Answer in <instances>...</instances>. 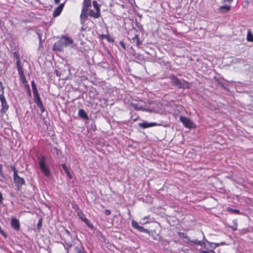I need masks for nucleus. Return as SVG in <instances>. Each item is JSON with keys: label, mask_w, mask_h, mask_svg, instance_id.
I'll list each match as a JSON object with an SVG mask.
<instances>
[{"label": "nucleus", "mask_w": 253, "mask_h": 253, "mask_svg": "<svg viewBox=\"0 0 253 253\" xmlns=\"http://www.w3.org/2000/svg\"><path fill=\"white\" fill-rule=\"evenodd\" d=\"M62 167L63 169L64 170L66 174L67 175L68 177L70 179H71L72 178V175H71V173L70 172L69 169L67 167L66 164H62Z\"/></svg>", "instance_id": "nucleus-20"}, {"label": "nucleus", "mask_w": 253, "mask_h": 253, "mask_svg": "<svg viewBox=\"0 0 253 253\" xmlns=\"http://www.w3.org/2000/svg\"><path fill=\"white\" fill-rule=\"evenodd\" d=\"M158 124L156 123H147V122H143L142 123L139 124V126L142 128H146L152 126H157Z\"/></svg>", "instance_id": "nucleus-13"}, {"label": "nucleus", "mask_w": 253, "mask_h": 253, "mask_svg": "<svg viewBox=\"0 0 253 253\" xmlns=\"http://www.w3.org/2000/svg\"><path fill=\"white\" fill-rule=\"evenodd\" d=\"M65 242L66 246V248H67V250H69V249L72 247V244L70 241H65Z\"/></svg>", "instance_id": "nucleus-30"}, {"label": "nucleus", "mask_w": 253, "mask_h": 253, "mask_svg": "<svg viewBox=\"0 0 253 253\" xmlns=\"http://www.w3.org/2000/svg\"><path fill=\"white\" fill-rule=\"evenodd\" d=\"M180 121L182 123L184 126L186 127L191 128L195 127V125L194 123L189 119L185 117L181 116L180 117Z\"/></svg>", "instance_id": "nucleus-6"}, {"label": "nucleus", "mask_w": 253, "mask_h": 253, "mask_svg": "<svg viewBox=\"0 0 253 253\" xmlns=\"http://www.w3.org/2000/svg\"><path fill=\"white\" fill-rule=\"evenodd\" d=\"M78 253H83V250H82V251H79V252Z\"/></svg>", "instance_id": "nucleus-49"}, {"label": "nucleus", "mask_w": 253, "mask_h": 253, "mask_svg": "<svg viewBox=\"0 0 253 253\" xmlns=\"http://www.w3.org/2000/svg\"><path fill=\"white\" fill-rule=\"evenodd\" d=\"M5 100V97L4 95H0V101H2Z\"/></svg>", "instance_id": "nucleus-38"}, {"label": "nucleus", "mask_w": 253, "mask_h": 253, "mask_svg": "<svg viewBox=\"0 0 253 253\" xmlns=\"http://www.w3.org/2000/svg\"><path fill=\"white\" fill-rule=\"evenodd\" d=\"M1 88V91H0V95H4V87L2 86V87H0Z\"/></svg>", "instance_id": "nucleus-40"}, {"label": "nucleus", "mask_w": 253, "mask_h": 253, "mask_svg": "<svg viewBox=\"0 0 253 253\" xmlns=\"http://www.w3.org/2000/svg\"><path fill=\"white\" fill-rule=\"evenodd\" d=\"M14 58L16 61L20 60L19 55L16 52L14 53Z\"/></svg>", "instance_id": "nucleus-34"}, {"label": "nucleus", "mask_w": 253, "mask_h": 253, "mask_svg": "<svg viewBox=\"0 0 253 253\" xmlns=\"http://www.w3.org/2000/svg\"><path fill=\"white\" fill-rule=\"evenodd\" d=\"M36 33H37V35L38 36V38L39 39L40 43H41L42 34V33H41V32L39 30H38L36 32Z\"/></svg>", "instance_id": "nucleus-32"}, {"label": "nucleus", "mask_w": 253, "mask_h": 253, "mask_svg": "<svg viewBox=\"0 0 253 253\" xmlns=\"http://www.w3.org/2000/svg\"><path fill=\"white\" fill-rule=\"evenodd\" d=\"M82 248H83L82 247H81V248H80L79 247H75V250L77 252V253H78L79 252V251L83 250Z\"/></svg>", "instance_id": "nucleus-37"}, {"label": "nucleus", "mask_w": 253, "mask_h": 253, "mask_svg": "<svg viewBox=\"0 0 253 253\" xmlns=\"http://www.w3.org/2000/svg\"><path fill=\"white\" fill-rule=\"evenodd\" d=\"M3 198L1 194L0 193V204H1L2 202Z\"/></svg>", "instance_id": "nucleus-41"}, {"label": "nucleus", "mask_w": 253, "mask_h": 253, "mask_svg": "<svg viewBox=\"0 0 253 253\" xmlns=\"http://www.w3.org/2000/svg\"><path fill=\"white\" fill-rule=\"evenodd\" d=\"M78 115L84 119H88V116L83 109H80L79 110Z\"/></svg>", "instance_id": "nucleus-19"}, {"label": "nucleus", "mask_w": 253, "mask_h": 253, "mask_svg": "<svg viewBox=\"0 0 253 253\" xmlns=\"http://www.w3.org/2000/svg\"><path fill=\"white\" fill-rule=\"evenodd\" d=\"M206 242L208 243L210 245L211 247L213 249H215L216 247H218L219 246V244L217 243H211L208 242L207 240H206Z\"/></svg>", "instance_id": "nucleus-29"}, {"label": "nucleus", "mask_w": 253, "mask_h": 253, "mask_svg": "<svg viewBox=\"0 0 253 253\" xmlns=\"http://www.w3.org/2000/svg\"><path fill=\"white\" fill-rule=\"evenodd\" d=\"M1 103L2 107L1 112L2 113H5L8 110L9 107L8 104H7L6 99L1 101Z\"/></svg>", "instance_id": "nucleus-18"}, {"label": "nucleus", "mask_w": 253, "mask_h": 253, "mask_svg": "<svg viewBox=\"0 0 253 253\" xmlns=\"http://www.w3.org/2000/svg\"><path fill=\"white\" fill-rule=\"evenodd\" d=\"M60 0H54L55 3L58 4L59 3Z\"/></svg>", "instance_id": "nucleus-45"}, {"label": "nucleus", "mask_w": 253, "mask_h": 253, "mask_svg": "<svg viewBox=\"0 0 253 253\" xmlns=\"http://www.w3.org/2000/svg\"><path fill=\"white\" fill-rule=\"evenodd\" d=\"M63 232V235L65 237L70 239L72 238L71 234L68 230L64 229Z\"/></svg>", "instance_id": "nucleus-24"}, {"label": "nucleus", "mask_w": 253, "mask_h": 253, "mask_svg": "<svg viewBox=\"0 0 253 253\" xmlns=\"http://www.w3.org/2000/svg\"><path fill=\"white\" fill-rule=\"evenodd\" d=\"M131 224H132V226L134 229L138 230L139 231L143 232V233H146L148 234H150V231L148 230L145 229L144 227H143L139 225L138 223L136 221H135L134 220H132Z\"/></svg>", "instance_id": "nucleus-8"}, {"label": "nucleus", "mask_w": 253, "mask_h": 253, "mask_svg": "<svg viewBox=\"0 0 253 253\" xmlns=\"http://www.w3.org/2000/svg\"><path fill=\"white\" fill-rule=\"evenodd\" d=\"M52 150L54 151V152H55L56 153V154L58 157L59 156V154H60V153H61L59 149H58L57 148H55V147L53 148Z\"/></svg>", "instance_id": "nucleus-31"}, {"label": "nucleus", "mask_w": 253, "mask_h": 253, "mask_svg": "<svg viewBox=\"0 0 253 253\" xmlns=\"http://www.w3.org/2000/svg\"><path fill=\"white\" fill-rule=\"evenodd\" d=\"M231 6L228 5H224L219 7L218 11L221 13H226L230 9Z\"/></svg>", "instance_id": "nucleus-16"}, {"label": "nucleus", "mask_w": 253, "mask_h": 253, "mask_svg": "<svg viewBox=\"0 0 253 253\" xmlns=\"http://www.w3.org/2000/svg\"><path fill=\"white\" fill-rule=\"evenodd\" d=\"M210 252H212V253H215V252L213 251H211ZM201 253H209L206 251H202L201 252Z\"/></svg>", "instance_id": "nucleus-42"}, {"label": "nucleus", "mask_w": 253, "mask_h": 253, "mask_svg": "<svg viewBox=\"0 0 253 253\" xmlns=\"http://www.w3.org/2000/svg\"><path fill=\"white\" fill-rule=\"evenodd\" d=\"M32 89H33V95H34V99L40 97V96L38 93L37 87L34 86V87L32 88Z\"/></svg>", "instance_id": "nucleus-23"}, {"label": "nucleus", "mask_w": 253, "mask_h": 253, "mask_svg": "<svg viewBox=\"0 0 253 253\" xmlns=\"http://www.w3.org/2000/svg\"><path fill=\"white\" fill-rule=\"evenodd\" d=\"M247 41L249 42H253V35L251 32H248L247 35Z\"/></svg>", "instance_id": "nucleus-28"}, {"label": "nucleus", "mask_w": 253, "mask_h": 253, "mask_svg": "<svg viewBox=\"0 0 253 253\" xmlns=\"http://www.w3.org/2000/svg\"><path fill=\"white\" fill-rule=\"evenodd\" d=\"M224 1L230 2L233 1V0H224Z\"/></svg>", "instance_id": "nucleus-47"}, {"label": "nucleus", "mask_w": 253, "mask_h": 253, "mask_svg": "<svg viewBox=\"0 0 253 253\" xmlns=\"http://www.w3.org/2000/svg\"><path fill=\"white\" fill-rule=\"evenodd\" d=\"M131 224H132V226L134 229L138 230L139 231L143 232V233H146L148 234H150V231L148 230L145 229L144 227H143L139 225L138 223L136 221H135L134 220H132Z\"/></svg>", "instance_id": "nucleus-9"}, {"label": "nucleus", "mask_w": 253, "mask_h": 253, "mask_svg": "<svg viewBox=\"0 0 253 253\" xmlns=\"http://www.w3.org/2000/svg\"><path fill=\"white\" fill-rule=\"evenodd\" d=\"M92 5L96 11L100 12V6L96 1H93Z\"/></svg>", "instance_id": "nucleus-25"}, {"label": "nucleus", "mask_w": 253, "mask_h": 253, "mask_svg": "<svg viewBox=\"0 0 253 253\" xmlns=\"http://www.w3.org/2000/svg\"><path fill=\"white\" fill-rule=\"evenodd\" d=\"M91 6V0H84L81 14L80 15L81 23L84 25L87 18L88 8Z\"/></svg>", "instance_id": "nucleus-1"}, {"label": "nucleus", "mask_w": 253, "mask_h": 253, "mask_svg": "<svg viewBox=\"0 0 253 253\" xmlns=\"http://www.w3.org/2000/svg\"><path fill=\"white\" fill-rule=\"evenodd\" d=\"M104 213L107 215H109L111 214V211L109 210H105L104 211Z\"/></svg>", "instance_id": "nucleus-36"}, {"label": "nucleus", "mask_w": 253, "mask_h": 253, "mask_svg": "<svg viewBox=\"0 0 253 253\" xmlns=\"http://www.w3.org/2000/svg\"><path fill=\"white\" fill-rule=\"evenodd\" d=\"M42 219H40L39 221H38V227L39 229H40L41 227H42Z\"/></svg>", "instance_id": "nucleus-33"}, {"label": "nucleus", "mask_w": 253, "mask_h": 253, "mask_svg": "<svg viewBox=\"0 0 253 253\" xmlns=\"http://www.w3.org/2000/svg\"><path fill=\"white\" fill-rule=\"evenodd\" d=\"M119 43H120V44L121 46V47L123 49H126V45H125V43L123 42H122V41L120 42Z\"/></svg>", "instance_id": "nucleus-35"}, {"label": "nucleus", "mask_w": 253, "mask_h": 253, "mask_svg": "<svg viewBox=\"0 0 253 253\" xmlns=\"http://www.w3.org/2000/svg\"><path fill=\"white\" fill-rule=\"evenodd\" d=\"M89 16L90 17H93L95 19L98 18L101 16L100 12L96 11L94 12L92 9H89L88 8V11L87 12V16Z\"/></svg>", "instance_id": "nucleus-12"}, {"label": "nucleus", "mask_w": 253, "mask_h": 253, "mask_svg": "<svg viewBox=\"0 0 253 253\" xmlns=\"http://www.w3.org/2000/svg\"><path fill=\"white\" fill-rule=\"evenodd\" d=\"M206 239H205V237L204 236L203 240H202V241H198L197 240H191L189 239L188 241L194 243L195 245H198L202 246V245H204L205 243L206 242Z\"/></svg>", "instance_id": "nucleus-17"}, {"label": "nucleus", "mask_w": 253, "mask_h": 253, "mask_svg": "<svg viewBox=\"0 0 253 253\" xmlns=\"http://www.w3.org/2000/svg\"><path fill=\"white\" fill-rule=\"evenodd\" d=\"M171 82L173 85L179 88H185L188 87V83L186 82L180 81L175 76L171 77Z\"/></svg>", "instance_id": "nucleus-2"}, {"label": "nucleus", "mask_w": 253, "mask_h": 253, "mask_svg": "<svg viewBox=\"0 0 253 253\" xmlns=\"http://www.w3.org/2000/svg\"><path fill=\"white\" fill-rule=\"evenodd\" d=\"M11 225L15 230H19L20 227L19 220L16 218H12L11 220Z\"/></svg>", "instance_id": "nucleus-11"}, {"label": "nucleus", "mask_w": 253, "mask_h": 253, "mask_svg": "<svg viewBox=\"0 0 253 253\" xmlns=\"http://www.w3.org/2000/svg\"><path fill=\"white\" fill-rule=\"evenodd\" d=\"M131 106L132 107L136 110H145V109H143L142 107L137 103H131Z\"/></svg>", "instance_id": "nucleus-21"}, {"label": "nucleus", "mask_w": 253, "mask_h": 253, "mask_svg": "<svg viewBox=\"0 0 253 253\" xmlns=\"http://www.w3.org/2000/svg\"><path fill=\"white\" fill-rule=\"evenodd\" d=\"M40 110L42 113H43L45 111L44 107L42 108V109H40Z\"/></svg>", "instance_id": "nucleus-44"}, {"label": "nucleus", "mask_w": 253, "mask_h": 253, "mask_svg": "<svg viewBox=\"0 0 253 253\" xmlns=\"http://www.w3.org/2000/svg\"><path fill=\"white\" fill-rule=\"evenodd\" d=\"M78 215L79 216V218L82 221H83L88 227L92 229L93 228V224L90 222V221L88 219H87L85 217L84 214L82 211H78Z\"/></svg>", "instance_id": "nucleus-7"}, {"label": "nucleus", "mask_w": 253, "mask_h": 253, "mask_svg": "<svg viewBox=\"0 0 253 253\" xmlns=\"http://www.w3.org/2000/svg\"><path fill=\"white\" fill-rule=\"evenodd\" d=\"M13 178L15 186L17 187V189H20L22 186L25 184V180L24 178L19 176L18 173H16L15 172V174L13 175Z\"/></svg>", "instance_id": "nucleus-5"}, {"label": "nucleus", "mask_w": 253, "mask_h": 253, "mask_svg": "<svg viewBox=\"0 0 253 253\" xmlns=\"http://www.w3.org/2000/svg\"><path fill=\"white\" fill-rule=\"evenodd\" d=\"M1 91V88H0V91Z\"/></svg>", "instance_id": "nucleus-50"}, {"label": "nucleus", "mask_w": 253, "mask_h": 253, "mask_svg": "<svg viewBox=\"0 0 253 253\" xmlns=\"http://www.w3.org/2000/svg\"><path fill=\"white\" fill-rule=\"evenodd\" d=\"M132 41L134 43H135L137 46H139L140 44L139 39L137 35H135L133 38Z\"/></svg>", "instance_id": "nucleus-26"}, {"label": "nucleus", "mask_w": 253, "mask_h": 253, "mask_svg": "<svg viewBox=\"0 0 253 253\" xmlns=\"http://www.w3.org/2000/svg\"><path fill=\"white\" fill-rule=\"evenodd\" d=\"M64 47L63 45L62 42L60 40L56 42L53 47V49L54 50H58V51H62L63 50Z\"/></svg>", "instance_id": "nucleus-14"}, {"label": "nucleus", "mask_w": 253, "mask_h": 253, "mask_svg": "<svg viewBox=\"0 0 253 253\" xmlns=\"http://www.w3.org/2000/svg\"><path fill=\"white\" fill-rule=\"evenodd\" d=\"M64 4L62 3L60 4L54 10L53 12V16L54 17H57L60 15L61 13L63 8Z\"/></svg>", "instance_id": "nucleus-15"}, {"label": "nucleus", "mask_w": 253, "mask_h": 253, "mask_svg": "<svg viewBox=\"0 0 253 253\" xmlns=\"http://www.w3.org/2000/svg\"><path fill=\"white\" fill-rule=\"evenodd\" d=\"M11 169L13 170L14 174H15V172H16V173H18L17 170L14 166H12L11 167Z\"/></svg>", "instance_id": "nucleus-39"}, {"label": "nucleus", "mask_w": 253, "mask_h": 253, "mask_svg": "<svg viewBox=\"0 0 253 253\" xmlns=\"http://www.w3.org/2000/svg\"><path fill=\"white\" fill-rule=\"evenodd\" d=\"M3 86L2 85V83L1 82H0V87H2Z\"/></svg>", "instance_id": "nucleus-48"}, {"label": "nucleus", "mask_w": 253, "mask_h": 253, "mask_svg": "<svg viewBox=\"0 0 253 253\" xmlns=\"http://www.w3.org/2000/svg\"><path fill=\"white\" fill-rule=\"evenodd\" d=\"M39 166L41 170L44 174V175L46 177H49L51 174L50 171L49 170L48 167L46 165L43 159H41L40 160Z\"/></svg>", "instance_id": "nucleus-3"}, {"label": "nucleus", "mask_w": 253, "mask_h": 253, "mask_svg": "<svg viewBox=\"0 0 253 253\" xmlns=\"http://www.w3.org/2000/svg\"><path fill=\"white\" fill-rule=\"evenodd\" d=\"M233 211L235 213L239 212V211L238 210H233Z\"/></svg>", "instance_id": "nucleus-46"}, {"label": "nucleus", "mask_w": 253, "mask_h": 253, "mask_svg": "<svg viewBox=\"0 0 253 253\" xmlns=\"http://www.w3.org/2000/svg\"><path fill=\"white\" fill-rule=\"evenodd\" d=\"M16 67L17 68V70L18 72V74L20 76V80L23 82V83H25L26 82V77L24 75L23 69L22 67V64L21 63L20 60L16 61Z\"/></svg>", "instance_id": "nucleus-4"}, {"label": "nucleus", "mask_w": 253, "mask_h": 253, "mask_svg": "<svg viewBox=\"0 0 253 253\" xmlns=\"http://www.w3.org/2000/svg\"><path fill=\"white\" fill-rule=\"evenodd\" d=\"M178 235L179 237L181 238H185V239H187L188 240H189V238L187 236V234L185 233L178 232Z\"/></svg>", "instance_id": "nucleus-27"}, {"label": "nucleus", "mask_w": 253, "mask_h": 253, "mask_svg": "<svg viewBox=\"0 0 253 253\" xmlns=\"http://www.w3.org/2000/svg\"><path fill=\"white\" fill-rule=\"evenodd\" d=\"M34 100H35V103L37 104L38 107L40 109H42V108L43 107V104L42 103V101L40 97L34 99Z\"/></svg>", "instance_id": "nucleus-22"}, {"label": "nucleus", "mask_w": 253, "mask_h": 253, "mask_svg": "<svg viewBox=\"0 0 253 253\" xmlns=\"http://www.w3.org/2000/svg\"><path fill=\"white\" fill-rule=\"evenodd\" d=\"M34 86H36V85L34 83V82H32V88H33Z\"/></svg>", "instance_id": "nucleus-43"}, {"label": "nucleus", "mask_w": 253, "mask_h": 253, "mask_svg": "<svg viewBox=\"0 0 253 253\" xmlns=\"http://www.w3.org/2000/svg\"><path fill=\"white\" fill-rule=\"evenodd\" d=\"M60 41L64 47L69 46L73 43V41L71 39L65 36L62 37Z\"/></svg>", "instance_id": "nucleus-10"}]
</instances>
